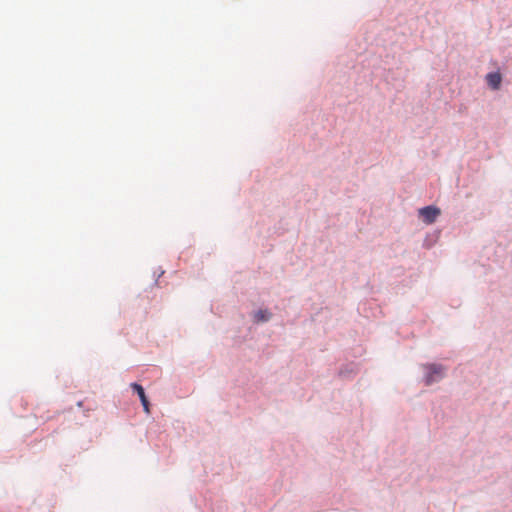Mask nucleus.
I'll use <instances>...</instances> for the list:
<instances>
[{"label": "nucleus", "mask_w": 512, "mask_h": 512, "mask_svg": "<svg viewBox=\"0 0 512 512\" xmlns=\"http://www.w3.org/2000/svg\"><path fill=\"white\" fill-rule=\"evenodd\" d=\"M420 367L423 371L422 381L426 386L439 383L447 375V367L440 363H423Z\"/></svg>", "instance_id": "f257e3e1"}, {"label": "nucleus", "mask_w": 512, "mask_h": 512, "mask_svg": "<svg viewBox=\"0 0 512 512\" xmlns=\"http://www.w3.org/2000/svg\"><path fill=\"white\" fill-rule=\"evenodd\" d=\"M418 214L423 222L429 225L436 221L437 217L441 214V210L435 205H427L421 207L418 210Z\"/></svg>", "instance_id": "f03ea898"}, {"label": "nucleus", "mask_w": 512, "mask_h": 512, "mask_svg": "<svg viewBox=\"0 0 512 512\" xmlns=\"http://www.w3.org/2000/svg\"><path fill=\"white\" fill-rule=\"evenodd\" d=\"M130 388L132 389V391L134 393H136L138 395L144 411L146 413H149L150 412V401L145 393L144 387L137 382H132V383H130Z\"/></svg>", "instance_id": "7ed1b4c3"}, {"label": "nucleus", "mask_w": 512, "mask_h": 512, "mask_svg": "<svg viewBox=\"0 0 512 512\" xmlns=\"http://www.w3.org/2000/svg\"><path fill=\"white\" fill-rule=\"evenodd\" d=\"M273 314L268 309H258L253 312V322L255 324L267 323L272 319Z\"/></svg>", "instance_id": "20e7f679"}, {"label": "nucleus", "mask_w": 512, "mask_h": 512, "mask_svg": "<svg viewBox=\"0 0 512 512\" xmlns=\"http://www.w3.org/2000/svg\"><path fill=\"white\" fill-rule=\"evenodd\" d=\"M486 80H487L488 85L492 89L497 90V89L500 88L501 81H502V76H501V74L498 71L489 72L486 75Z\"/></svg>", "instance_id": "39448f33"}, {"label": "nucleus", "mask_w": 512, "mask_h": 512, "mask_svg": "<svg viewBox=\"0 0 512 512\" xmlns=\"http://www.w3.org/2000/svg\"><path fill=\"white\" fill-rule=\"evenodd\" d=\"M357 366L354 363H349L342 366L338 372L340 377L349 378L352 375L356 374Z\"/></svg>", "instance_id": "423d86ee"}, {"label": "nucleus", "mask_w": 512, "mask_h": 512, "mask_svg": "<svg viewBox=\"0 0 512 512\" xmlns=\"http://www.w3.org/2000/svg\"><path fill=\"white\" fill-rule=\"evenodd\" d=\"M164 274V270L160 269L155 281H154V285H157L158 283V279Z\"/></svg>", "instance_id": "0eeeda50"}]
</instances>
